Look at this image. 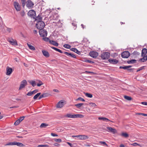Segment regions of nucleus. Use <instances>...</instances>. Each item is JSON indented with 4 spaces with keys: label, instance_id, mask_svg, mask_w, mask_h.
<instances>
[{
    "label": "nucleus",
    "instance_id": "nucleus-1",
    "mask_svg": "<svg viewBox=\"0 0 147 147\" xmlns=\"http://www.w3.org/2000/svg\"><path fill=\"white\" fill-rule=\"evenodd\" d=\"M64 117L67 118H82L83 117V115L79 114H74L72 115L71 114H67L64 116Z\"/></svg>",
    "mask_w": 147,
    "mask_h": 147
},
{
    "label": "nucleus",
    "instance_id": "nucleus-2",
    "mask_svg": "<svg viewBox=\"0 0 147 147\" xmlns=\"http://www.w3.org/2000/svg\"><path fill=\"white\" fill-rule=\"evenodd\" d=\"M36 26L40 30L42 29L45 26V23L42 21L37 22L36 25Z\"/></svg>",
    "mask_w": 147,
    "mask_h": 147
},
{
    "label": "nucleus",
    "instance_id": "nucleus-3",
    "mask_svg": "<svg viewBox=\"0 0 147 147\" xmlns=\"http://www.w3.org/2000/svg\"><path fill=\"white\" fill-rule=\"evenodd\" d=\"M110 56V53L108 52H104L101 55V57L103 59H107Z\"/></svg>",
    "mask_w": 147,
    "mask_h": 147
},
{
    "label": "nucleus",
    "instance_id": "nucleus-4",
    "mask_svg": "<svg viewBox=\"0 0 147 147\" xmlns=\"http://www.w3.org/2000/svg\"><path fill=\"white\" fill-rule=\"evenodd\" d=\"M28 15L29 16L34 20L36 15L35 11L34 10H30L28 12Z\"/></svg>",
    "mask_w": 147,
    "mask_h": 147
},
{
    "label": "nucleus",
    "instance_id": "nucleus-5",
    "mask_svg": "<svg viewBox=\"0 0 147 147\" xmlns=\"http://www.w3.org/2000/svg\"><path fill=\"white\" fill-rule=\"evenodd\" d=\"M34 4L31 0H28L26 2V6L29 9H31L33 7Z\"/></svg>",
    "mask_w": 147,
    "mask_h": 147
},
{
    "label": "nucleus",
    "instance_id": "nucleus-6",
    "mask_svg": "<svg viewBox=\"0 0 147 147\" xmlns=\"http://www.w3.org/2000/svg\"><path fill=\"white\" fill-rule=\"evenodd\" d=\"M130 55V53L128 51H125L121 53V56L123 58H128Z\"/></svg>",
    "mask_w": 147,
    "mask_h": 147
},
{
    "label": "nucleus",
    "instance_id": "nucleus-7",
    "mask_svg": "<svg viewBox=\"0 0 147 147\" xmlns=\"http://www.w3.org/2000/svg\"><path fill=\"white\" fill-rule=\"evenodd\" d=\"M13 5L17 11H20L21 10L20 6L19 3L17 1H14L13 2Z\"/></svg>",
    "mask_w": 147,
    "mask_h": 147
},
{
    "label": "nucleus",
    "instance_id": "nucleus-8",
    "mask_svg": "<svg viewBox=\"0 0 147 147\" xmlns=\"http://www.w3.org/2000/svg\"><path fill=\"white\" fill-rule=\"evenodd\" d=\"M27 82L26 80H23L21 82L20 87L19 88V90H20L22 88L25 87V86L27 85Z\"/></svg>",
    "mask_w": 147,
    "mask_h": 147
},
{
    "label": "nucleus",
    "instance_id": "nucleus-9",
    "mask_svg": "<svg viewBox=\"0 0 147 147\" xmlns=\"http://www.w3.org/2000/svg\"><path fill=\"white\" fill-rule=\"evenodd\" d=\"M39 34L42 37H45L47 35V32L45 30H40L39 32Z\"/></svg>",
    "mask_w": 147,
    "mask_h": 147
},
{
    "label": "nucleus",
    "instance_id": "nucleus-10",
    "mask_svg": "<svg viewBox=\"0 0 147 147\" xmlns=\"http://www.w3.org/2000/svg\"><path fill=\"white\" fill-rule=\"evenodd\" d=\"M89 55L91 57L96 58L98 56V53L96 51H92L90 53Z\"/></svg>",
    "mask_w": 147,
    "mask_h": 147
},
{
    "label": "nucleus",
    "instance_id": "nucleus-11",
    "mask_svg": "<svg viewBox=\"0 0 147 147\" xmlns=\"http://www.w3.org/2000/svg\"><path fill=\"white\" fill-rule=\"evenodd\" d=\"M107 129H108V131L109 132H111L114 134L117 133V130L111 127H107Z\"/></svg>",
    "mask_w": 147,
    "mask_h": 147
},
{
    "label": "nucleus",
    "instance_id": "nucleus-12",
    "mask_svg": "<svg viewBox=\"0 0 147 147\" xmlns=\"http://www.w3.org/2000/svg\"><path fill=\"white\" fill-rule=\"evenodd\" d=\"M7 40L12 45H18L17 42L16 40H14L12 38L10 39L8 38L7 39Z\"/></svg>",
    "mask_w": 147,
    "mask_h": 147
},
{
    "label": "nucleus",
    "instance_id": "nucleus-13",
    "mask_svg": "<svg viewBox=\"0 0 147 147\" xmlns=\"http://www.w3.org/2000/svg\"><path fill=\"white\" fill-rule=\"evenodd\" d=\"M108 61L110 63L114 64H116L118 62V60L114 59H109Z\"/></svg>",
    "mask_w": 147,
    "mask_h": 147
},
{
    "label": "nucleus",
    "instance_id": "nucleus-14",
    "mask_svg": "<svg viewBox=\"0 0 147 147\" xmlns=\"http://www.w3.org/2000/svg\"><path fill=\"white\" fill-rule=\"evenodd\" d=\"M89 138V137L86 135H80L79 139L83 140H85Z\"/></svg>",
    "mask_w": 147,
    "mask_h": 147
},
{
    "label": "nucleus",
    "instance_id": "nucleus-15",
    "mask_svg": "<svg viewBox=\"0 0 147 147\" xmlns=\"http://www.w3.org/2000/svg\"><path fill=\"white\" fill-rule=\"evenodd\" d=\"M7 73L6 75H10L12 72V69L8 67H7L6 68Z\"/></svg>",
    "mask_w": 147,
    "mask_h": 147
},
{
    "label": "nucleus",
    "instance_id": "nucleus-16",
    "mask_svg": "<svg viewBox=\"0 0 147 147\" xmlns=\"http://www.w3.org/2000/svg\"><path fill=\"white\" fill-rule=\"evenodd\" d=\"M132 66L131 65H128L125 66H120L119 67V68L120 69H127V70H129L132 69H129V68H130Z\"/></svg>",
    "mask_w": 147,
    "mask_h": 147
},
{
    "label": "nucleus",
    "instance_id": "nucleus-17",
    "mask_svg": "<svg viewBox=\"0 0 147 147\" xmlns=\"http://www.w3.org/2000/svg\"><path fill=\"white\" fill-rule=\"evenodd\" d=\"M63 102L62 100H61L57 104V108H61L63 106Z\"/></svg>",
    "mask_w": 147,
    "mask_h": 147
},
{
    "label": "nucleus",
    "instance_id": "nucleus-18",
    "mask_svg": "<svg viewBox=\"0 0 147 147\" xmlns=\"http://www.w3.org/2000/svg\"><path fill=\"white\" fill-rule=\"evenodd\" d=\"M63 53L68 56H70L71 57L74 58H75L76 57L75 55L73 54L67 52H63Z\"/></svg>",
    "mask_w": 147,
    "mask_h": 147
},
{
    "label": "nucleus",
    "instance_id": "nucleus-19",
    "mask_svg": "<svg viewBox=\"0 0 147 147\" xmlns=\"http://www.w3.org/2000/svg\"><path fill=\"white\" fill-rule=\"evenodd\" d=\"M34 19L35 20L37 21V22L41 21L42 20V17L41 16V15H39L37 17L35 16Z\"/></svg>",
    "mask_w": 147,
    "mask_h": 147
},
{
    "label": "nucleus",
    "instance_id": "nucleus-20",
    "mask_svg": "<svg viewBox=\"0 0 147 147\" xmlns=\"http://www.w3.org/2000/svg\"><path fill=\"white\" fill-rule=\"evenodd\" d=\"M70 50L76 53L79 55H80L81 53L80 51H78L75 48H72L70 49Z\"/></svg>",
    "mask_w": 147,
    "mask_h": 147
},
{
    "label": "nucleus",
    "instance_id": "nucleus-21",
    "mask_svg": "<svg viewBox=\"0 0 147 147\" xmlns=\"http://www.w3.org/2000/svg\"><path fill=\"white\" fill-rule=\"evenodd\" d=\"M147 53V49L146 48L143 49L142 52V56H144L146 55Z\"/></svg>",
    "mask_w": 147,
    "mask_h": 147
},
{
    "label": "nucleus",
    "instance_id": "nucleus-22",
    "mask_svg": "<svg viewBox=\"0 0 147 147\" xmlns=\"http://www.w3.org/2000/svg\"><path fill=\"white\" fill-rule=\"evenodd\" d=\"M43 55L46 57H48L49 56V54L48 52L46 51L43 50L42 51Z\"/></svg>",
    "mask_w": 147,
    "mask_h": 147
},
{
    "label": "nucleus",
    "instance_id": "nucleus-23",
    "mask_svg": "<svg viewBox=\"0 0 147 147\" xmlns=\"http://www.w3.org/2000/svg\"><path fill=\"white\" fill-rule=\"evenodd\" d=\"M49 43L55 46H57L59 45V44L57 42H56L55 41L53 40H50Z\"/></svg>",
    "mask_w": 147,
    "mask_h": 147
},
{
    "label": "nucleus",
    "instance_id": "nucleus-24",
    "mask_svg": "<svg viewBox=\"0 0 147 147\" xmlns=\"http://www.w3.org/2000/svg\"><path fill=\"white\" fill-rule=\"evenodd\" d=\"M14 145H17L19 147H22L24 146L23 144L16 142H14Z\"/></svg>",
    "mask_w": 147,
    "mask_h": 147
},
{
    "label": "nucleus",
    "instance_id": "nucleus-25",
    "mask_svg": "<svg viewBox=\"0 0 147 147\" xmlns=\"http://www.w3.org/2000/svg\"><path fill=\"white\" fill-rule=\"evenodd\" d=\"M48 94L47 93H44L42 95H40L38 98V99L40 100L42 98L47 97L48 96Z\"/></svg>",
    "mask_w": 147,
    "mask_h": 147
},
{
    "label": "nucleus",
    "instance_id": "nucleus-26",
    "mask_svg": "<svg viewBox=\"0 0 147 147\" xmlns=\"http://www.w3.org/2000/svg\"><path fill=\"white\" fill-rule=\"evenodd\" d=\"M27 45L29 48L31 50L33 51H34L35 50V47L31 45L28 44V43H27Z\"/></svg>",
    "mask_w": 147,
    "mask_h": 147
},
{
    "label": "nucleus",
    "instance_id": "nucleus-27",
    "mask_svg": "<svg viewBox=\"0 0 147 147\" xmlns=\"http://www.w3.org/2000/svg\"><path fill=\"white\" fill-rule=\"evenodd\" d=\"M51 48L54 49V50H55V51H58V52H59L61 53H63V52H62V51H61V50H60V49H58L57 48L55 47H51Z\"/></svg>",
    "mask_w": 147,
    "mask_h": 147
},
{
    "label": "nucleus",
    "instance_id": "nucleus-28",
    "mask_svg": "<svg viewBox=\"0 0 147 147\" xmlns=\"http://www.w3.org/2000/svg\"><path fill=\"white\" fill-rule=\"evenodd\" d=\"M121 136L125 138H127L129 137L128 134L126 133H122L121 134Z\"/></svg>",
    "mask_w": 147,
    "mask_h": 147
},
{
    "label": "nucleus",
    "instance_id": "nucleus-29",
    "mask_svg": "<svg viewBox=\"0 0 147 147\" xmlns=\"http://www.w3.org/2000/svg\"><path fill=\"white\" fill-rule=\"evenodd\" d=\"M136 60L135 59H132L131 60H129L127 61V63L128 64H133L135 63L136 62Z\"/></svg>",
    "mask_w": 147,
    "mask_h": 147
},
{
    "label": "nucleus",
    "instance_id": "nucleus-30",
    "mask_svg": "<svg viewBox=\"0 0 147 147\" xmlns=\"http://www.w3.org/2000/svg\"><path fill=\"white\" fill-rule=\"evenodd\" d=\"M29 82L33 87L35 86L36 85V82L34 81L31 80L29 81Z\"/></svg>",
    "mask_w": 147,
    "mask_h": 147
},
{
    "label": "nucleus",
    "instance_id": "nucleus-31",
    "mask_svg": "<svg viewBox=\"0 0 147 147\" xmlns=\"http://www.w3.org/2000/svg\"><path fill=\"white\" fill-rule=\"evenodd\" d=\"M48 125L49 124H48L45 123H42L41 124L40 127L41 128H45L46 127L48 126Z\"/></svg>",
    "mask_w": 147,
    "mask_h": 147
},
{
    "label": "nucleus",
    "instance_id": "nucleus-32",
    "mask_svg": "<svg viewBox=\"0 0 147 147\" xmlns=\"http://www.w3.org/2000/svg\"><path fill=\"white\" fill-rule=\"evenodd\" d=\"M41 93L39 92L37 93L33 97V99L34 100L36 99L38 97H39Z\"/></svg>",
    "mask_w": 147,
    "mask_h": 147
},
{
    "label": "nucleus",
    "instance_id": "nucleus-33",
    "mask_svg": "<svg viewBox=\"0 0 147 147\" xmlns=\"http://www.w3.org/2000/svg\"><path fill=\"white\" fill-rule=\"evenodd\" d=\"M124 98L125 99L128 100H131L132 99L131 97L127 96H124Z\"/></svg>",
    "mask_w": 147,
    "mask_h": 147
},
{
    "label": "nucleus",
    "instance_id": "nucleus-34",
    "mask_svg": "<svg viewBox=\"0 0 147 147\" xmlns=\"http://www.w3.org/2000/svg\"><path fill=\"white\" fill-rule=\"evenodd\" d=\"M83 104V103H78L75 104V106H76L77 108L79 109Z\"/></svg>",
    "mask_w": 147,
    "mask_h": 147
},
{
    "label": "nucleus",
    "instance_id": "nucleus-35",
    "mask_svg": "<svg viewBox=\"0 0 147 147\" xmlns=\"http://www.w3.org/2000/svg\"><path fill=\"white\" fill-rule=\"evenodd\" d=\"M22 4V6L23 7H24L26 3V0H21Z\"/></svg>",
    "mask_w": 147,
    "mask_h": 147
},
{
    "label": "nucleus",
    "instance_id": "nucleus-36",
    "mask_svg": "<svg viewBox=\"0 0 147 147\" xmlns=\"http://www.w3.org/2000/svg\"><path fill=\"white\" fill-rule=\"evenodd\" d=\"M140 54V53L137 51H134L132 53V55H135L136 56H137Z\"/></svg>",
    "mask_w": 147,
    "mask_h": 147
},
{
    "label": "nucleus",
    "instance_id": "nucleus-37",
    "mask_svg": "<svg viewBox=\"0 0 147 147\" xmlns=\"http://www.w3.org/2000/svg\"><path fill=\"white\" fill-rule=\"evenodd\" d=\"M13 146L14 145V142H9L5 145V146Z\"/></svg>",
    "mask_w": 147,
    "mask_h": 147
},
{
    "label": "nucleus",
    "instance_id": "nucleus-38",
    "mask_svg": "<svg viewBox=\"0 0 147 147\" xmlns=\"http://www.w3.org/2000/svg\"><path fill=\"white\" fill-rule=\"evenodd\" d=\"M63 46L65 48L68 49H70L71 47L70 45H69L66 44L64 45Z\"/></svg>",
    "mask_w": 147,
    "mask_h": 147
},
{
    "label": "nucleus",
    "instance_id": "nucleus-39",
    "mask_svg": "<svg viewBox=\"0 0 147 147\" xmlns=\"http://www.w3.org/2000/svg\"><path fill=\"white\" fill-rule=\"evenodd\" d=\"M85 95L86 96L88 97L91 98L92 97V94L90 93H86L85 94Z\"/></svg>",
    "mask_w": 147,
    "mask_h": 147
},
{
    "label": "nucleus",
    "instance_id": "nucleus-40",
    "mask_svg": "<svg viewBox=\"0 0 147 147\" xmlns=\"http://www.w3.org/2000/svg\"><path fill=\"white\" fill-rule=\"evenodd\" d=\"M49 145L47 144L45 145H40L38 146V147H48Z\"/></svg>",
    "mask_w": 147,
    "mask_h": 147
},
{
    "label": "nucleus",
    "instance_id": "nucleus-41",
    "mask_svg": "<svg viewBox=\"0 0 147 147\" xmlns=\"http://www.w3.org/2000/svg\"><path fill=\"white\" fill-rule=\"evenodd\" d=\"M54 140L57 142H62L61 139H54Z\"/></svg>",
    "mask_w": 147,
    "mask_h": 147
},
{
    "label": "nucleus",
    "instance_id": "nucleus-42",
    "mask_svg": "<svg viewBox=\"0 0 147 147\" xmlns=\"http://www.w3.org/2000/svg\"><path fill=\"white\" fill-rule=\"evenodd\" d=\"M20 122H21L19 119H18L15 121L14 124L15 125H17L20 123Z\"/></svg>",
    "mask_w": 147,
    "mask_h": 147
},
{
    "label": "nucleus",
    "instance_id": "nucleus-43",
    "mask_svg": "<svg viewBox=\"0 0 147 147\" xmlns=\"http://www.w3.org/2000/svg\"><path fill=\"white\" fill-rule=\"evenodd\" d=\"M43 84L42 82L41 81L39 80V83L37 84V85L38 86H40Z\"/></svg>",
    "mask_w": 147,
    "mask_h": 147
},
{
    "label": "nucleus",
    "instance_id": "nucleus-44",
    "mask_svg": "<svg viewBox=\"0 0 147 147\" xmlns=\"http://www.w3.org/2000/svg\"><path fill=\"white\" fill-rule=\"evenodd\" d=\"M131 145H132L134 146H141V145L140 144H138L137 143H136V142L133 143L132 144H131Z\"/></svg>",
    "mask_w": 147,
    "mask_h": 147
},
{
    "label": "nucleus",
    "instance_id": "nucleus-45",
    "mask_svg": "<svg viewBox=\"0 0 147 147\" xmlns=\"http://www.w3.org/2000/svg\"><path fill=\"white\" fill-rule=\"evenodd\" d=\"M89 104L90 105V106L92 107H95L96 106V105L94 103L90 102L89 103Z\"/></svg>",
    "mask_w": 147,
    "mask_h": 147
},
{
    "label": "nucleus",
    "instance_id": "nucleus-46",
    "mask_svg": "<svg viewBox=\"0 0 147 147\" xmlns=\"http://www.w3.org/2000/svg\"><path fill=\"white\" fill-rule=\"evenodd\" d=\"M81 100V101H82L83 102H84L85 101V100L84 99H83L82 98V97H80L78 98H77V99L76 100Z\"/></svg>",
    "mask_w": 147,
    "mask_h": 147
},
{
    "label": "nucleus",
    "instance_id": "nucleus-47",
    "mask_svg": "<svg viewBox=\"0 0 147 147\" xmlns=\"http://www.w3.org/2000/svg\"><path fill=\"white\" fill-rule=\"evenodd\" d=\"M43 39L44 41L47 42L49 41H49L50 40L49 38L47 37L43 38Z\"/></svg>",
    "mask_w": 147,
    "mask_h": 147
},
{
    "label": "nucleus",
    "instance_id": "nucleus-48",
    "mask_svg": "<svg viewBox=\"0 0 147 147\" xmlns=\"http://www.w3.org/2000/svg\"><path fill=\"white\" fill-rule=\"evenodd\" d=\"M33 94V93H32V91H30L28 92V93L26 94V95L28 96H31Z\"/></svg>",
    "mask_w": 147,
    "mask_h": 147
},
{
    "label": "nucleus",
    "instance_id": "nucleus-49",
    "mask_svg": "<svg viewBox=\"0 0 147 147\" xmlns=\"http://www.w3.org/2000/svg\"><path fill=\"white\" fill-rule=\"evenodd\" d=\"M99 143H100V144L105 145L107 146H108L107 144L105 142L100 141V142H99Z\"/></svg>",
    "mask_w": 147,
    "mask_h": 147
},
{
    "label": "nucleus",
    "instance_id": "nucleus-50",
    "mask_svg": "<svg viewBox=\"0 0 147 147\" xmlns=\"http://www.w3.org/2000/svg\"><path fill=\"white\" fill-rule=\"evenodd\" d=\"M85 62H86L89 63H94V62H93L92 61L90 60H86L85 61Z\"/></svg>",
    "mask_w": 147,
    "mask_h": 147
},
{
    "label": "nucleus",
    "instance_id": "nucleus-51",
    "mask_svg": "<svg viewBox=\"0 0 147 147\" xmlns=\"http://www.w3.org/2000/svg\"><path fill=\"white\" fill-rule=\"evenodd\" d=\"M21 15L23 17L25 15V12L24 11H21L20 12Z\"/></svg>",
    "mask_w": 147,
    "mask_h": 147
},
{
    "label": "nucleus",
    "instance_id": "nucleus-52",
    "mask_svg": "<svg viewBox=\"0 0 147 147\" xmlns=\"http://www.w3.org/2000/svg\"><path fill=\"white\" fill-rule=\"evenodd\" d=\"M24 118H25V117L24 116H22V117H20V118L19 119L20 120V121L21 122L24 119Z\"/></svg>",
    "mask_w": 147,
    "mask_h": 147
},
{
    "label": "nucleus",
    "instance_id": "nucleus-53",
    "mask_svg": "<svg viewBox=\"0 0 147 147\" xmlns=\"http://www.w3.org/2000/svg\"><path fill=\"white\" fill-rule=\"evenodd\" d=\"M38 90L36 89V90H34V91H32V93H33V94H35L36 93H37V92H38Z\"/></svg>",
    "mask_w": 147,
    "mask_h": 147
},
{
    "label": "nucleus",
    "instance_id": "nucleus-54",
    "mask_svg": "<svg viewBox=\"0 0 147 147\" xmlns=\"http://www.w3.org/2000/svg\"><path fill=\"white\" fill-rule=\"evenodd\" d=\"M6 28H7V29H6L7 31L8 32H10L11 31V28H7V27H6Z\"/></svg>",
    "mask_w": 147,
    "mask_h": 147
},
{
    "label": "nucleus",
    "instance_id": "nucleus-55",
    "mask_svg": "<svg viewBox=\"0 0 147 147\" xmlns=\"http://www.w3.org/2000/svg\"><path fill=\"white\" fill-rule=\"evenodd\" d=\"M51 135L53 137L58 136V135L57 134L52 133H51Z\"/></svg>",
    "mask_w": 147,
    "mask_h": 147
},
{
    "label": "nucleus",
    "instance_id": "nucleus-56",
    "mask_svg": "<svg viewBox=\"0 0 147 147\" xmlns=\"http://www.w3.org/2000/svg\"><path fill=\"white\" fill-rule=\"evenodd\" d=\"M104 121H110L106 117H105L104 119ZM111 121L113 122L112 121Z\"/></svg>",
    "mask_w": 147,
    "mask_h": 147
},
{
    "label": "nucleus",
    "instance_id": "nucleus-57",
    "mask_svg": "<svg viewBox=\"0 0 147 147\" xmlns=\"http://www.w3.org/2000/svg\"><path fill=\"white\" fill-rule=\"evenodd\" d=\"M141 104L143 105H147V102H141Z\"/></svg>",
    "mask_w": 147,
    "mask_h": 147
},
{
    "label": "nucleus",
    "instance_id": "nucleus-58",
    "mask_svg": "<svg viewBox=\"0 0 147 147\" xmlns=\"http://www.w3.org/2000/svg\"><path fill=\"white\" fill-rule=\"evenodd\" d=\"M139 60L140 61L142 62H144V61H145L144 60V59L143 57L140 59Z\"/></svg>",
    "mask_w": 147,
    "mask_h": 147
},
{
    "label": "nucleus",
    "instance_id": "nucleus-59",
    "mask_svg": "<svg viewBox=\"0 0 147 147\" xmlns=\"http://www.w3.org/2000/svg\"><path fill=\"white\" fill-rule=\"evenodd\" d=\"M143 57L144 58V60L146 61L147 60V56H143Z\"/></svg>",
    "mask_w": 147,
    "mask_h": 147
},
{
    "label": "nucleus",
    "instance_id": "nucleus-60",
    "mask_svg": "<svg viewBox=\"0 0 147 147\" xmlns=\"http://www.w3.org/2000/svg\"><path fill=\"white\" fill-rule=\"evenodd\" d=\"M67 143L71 147H73V145L72 144H71V143L69 142H67Z\"/></svg>",
    "mask_w": 147,
    "mask_h": 147
},
{
    "label": "nucleus",
    "instance_id": "nucleus-61",
    "mask_svg": "<svg viewBox=\"0 0 147 147\" xmlns=\"http://www.w3.org/2000/svg\"><path fill=\"white\" fill-rule=\"evenodd\" d=\"M105 117H99L98 118V119L99 120H104V119Z\"/></svg>",
    "mask_w": 147,
    "mask_h": 147
},
{
    "label": "nucleus",
    "instance_id": "nucleus-62",
    "mask_svg": "<svg viewBox=\"0 0 147 147\" xmlns=\"http://www.w3.org/2000/svg\"><path fill=\"white\" fill-rule=\"evenodd\" d=\"M54 146H58L59 145V144L57 143H55L54 144Z\"/></svg>",
    "mask_w": 147,
    "mask_h": 147
},
{
    "label": "nucleus",
    "instance_id": "nucleus-63",
    "mask_svg": "<svg viewBox=\"0 0 147 147\" xmlns=\"http://www.w3.org/2000/svg\"><path fill=\"white\" fill-rule=\"evenodd\" d=\"M53 91L54 92H59V91L58 90L56 89H54L53 90Z\"/></svg>",
    "mask_w": 147,
    "mask_h": 147
},
{
    "label": "nucleus",
    "instance_id": "nucleus-64",
    "mask_svg": "<svg viewBox=\"0 0 147 147\" xmlns=\"http://www.w3.org/2000/svg\"><path fill=\"white\" fill-rule=\"evenodd\" d=\"M139 114H141L143 116H147V114L144 113H139Z\"/></svg>",
    "mask_w": 147,
    "mask_h": 147
}]
</instances>
